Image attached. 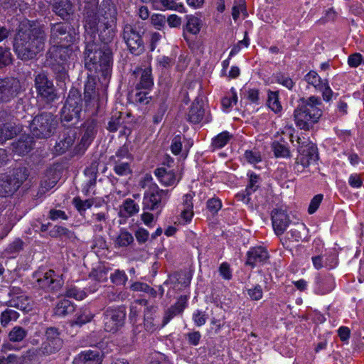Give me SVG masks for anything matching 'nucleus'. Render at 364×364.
I'll use <instances>...</instances> for the list:
<instances>
[{
  "label": "nucleus",
  "mask_w": 364,
  "mask_h": 364,
  "mask_svg": "<svg viewBox=\"0 0 364 364\" xmlns=\"http://www.w3.org/2000/svg\"><path fill=\"white\" fill-rule=\"evenodd\" d=\"M22 91L18 79L6 77L0 79V102H8L16 97Z\"/></svg>",
  "instance_id": "nucleus-13"
},
{
  "label": "nucleus",
  "mask_w": 364,
  "mask_h": 364,
  "mask_svg": "<svg viewBox=\"0 0 364 364\" xmlns=\"http://www.w3.org/2000/svg\"><path fill=\"white\" fill-rule=\"evenodd\" d=\"M37 282L40 287L51 291H58L63 284L62 279L56 277L53 270L46 272L43 277L37 278Z\"/></svg>",
  "instance_id": "nucleus-19"
},
{
  "label": "nucleus",
  "mask_w": 364,
  "mask_h": 364,
  "mask_svg": "<svg viewBox=\"0 0 364 364\" xmlns=\"http://www.w3.org/2000/svg\"><path fill=\"white\" fill-rule=\"evenodd\" d=\"M102 354L98 349L82 351L75 358L77 364H102Z\"/></svg>",
  "instance_id": "nucleus-22"
},
{
  "label": "nucleus",
  "mask_w": 364,
  "mask_h": 364,
  "mask_svg": "<svg viewBox=\"0 0 364 364\" xmlns=\"http://www.w3.org/2000/svg\"><path fill=\"white\" fill-rule=\"evenodd\" d=\"M46 40V34L42 27L23 21L14 38V53L23 61L33 60L44 50Z\"/></svg>",
  "instance_id": "nucleus-1"
},
{
  "label": "nucleus",
  "mask_w": 364,
  "mask_h": 364,
  "mask_svg": "<svg viewBox=\"0 0 364 364\" xmlns=\"http://www.w3.org/2000/svg\"><path fill=\"white\" fill-rule=\"evenodd\" d=\"M73 203L80 213L91 208L93 204L91 200L87 199L82 200L80 198H75Z\"/></svg>",
  "instance_id": "nucleus-53"
},
{
  "label": "nucleus",
  "mask_w": 364,
  "mask_h": 364,
  "mask_svg": "<svg viewBox=\"0 0 364 364\" xmlns=\"http://www.w3.org/2000/svg\"><path fill=\"white\" fill-rule=\"evenodd\" d=\"M305 80L309 84L312 85L317 90L318 89V87H321V85L325 82V80H322L315 71H310L306 74L305 76Z\"/></svg>",
  "instance_id": "nucleus-48"
},
{
  "label": "nucleus",
  "mask_w": 364,
  "mask_h": 364,
  "mask_svg": "<svg viewBox=\"0 0 364 364\" xmlns=\"http://www.w3.org/2000/svg\"><path fill=\"white\" fill-rule=\"evenodd\" d=\"M187 296H181L173 305L168 308L164 312L161 327L166 326L176 316L181 314L187 306Z\"/></svg>",
  "instance_id": "nucleus-20"
},
{
  "label": "nucleus",
  "mask_w": 364,
  "mask_h": 364,
  "mask_svg": "<svg viewBox=\"0 0 364 364\" xmlns=\"http://www.w3.org/2000/svg\"><path fill=\"white\" fill-rule=\"evenodd\" d=\"M102 77L99 75L92 73L88 74L87 79L85 83L84 95L85 102L95 100L98 96L96 88L97 81L100 80Z\"/></svg>",
  "instance_id": "nucleus-24"
},
{
  "label": "nucleus",
  "mask_w": 364,
  "mask_h": 364,
  "mask_svg": "<svg viewBox=\"0 0 364 364\" xmlns=\"http://www.w3.org/2000/svg\"><path fill=\"white\" fill-rule=\"evenodd\" d=\"M34 86L37 95L41 100L51 103L58 99V96L53 82L45 73H40L35 76Z\"/></svg>",
  "instance_id": "nucleus-9"
},
{
  "label": "nucleus",
  "mask_w": 364,
  "mask_h": 364,
  "mask_svg": "<svg viewBox=\"0 0 364 364\" xmlns=\"http://www.w3.org/2000/svg\"><path fill=\"white\" fill-rule=\"evenodd\" d=\"M145 29L141 23L126 24L124 26L122 38L131 53L139 55L145 50L143 36Z\"/></svg>",
  "instance_id": "nucleus-7"
},
{
  "label": "nucleus",
  "mask_w": 364,
  "mask_h": 364,
  "mask_svg": "<svg viewBox=\"0 0 364 364\" xmlns=\"http://www.w3.org/2000/svg\"><path fill=\"white\" fill-rule=\"evenodd\" d=\"M33 144L32 136L28 134H23L17 141L12 143V151L18 156L26 155L32 150Z\"/></svg>",
  "instance_id": "nucleus-25"
},
{
  "label": "nucleus",
  "mask_w": 364,
  "mask_h": 364,
  "mask_svg": "<svg viewBox=\"0 0 364 364\" xmlns=\"http://www.w3.org/2000/svg\"><path fill=\"white\" fill-rule=\"evenodd\" d=\"M75 139L76 131L75 129H64L59 134L54 146L55 153L58 155L65 153L73 145Z\"/></svg>",
  "instance_id": "nucleus-17"
},
{
  "label": "nucleus",
  "mask_w": 364,
  "mask_h": 364,
  "mask_svg": "<svg viewBox=\"0 0 364 364\" xmlns=\"http://www.w3.org/2000/svg\"><path fill=\"white\" fill-rule=\"evenodd\" d=\"M22 131V127L16 123H6L0 125V142L12 139Z\"/></svg>",
  "instance_id": "nucleus-26"
},
{
  "label": "nucleus",
  "mask_w": 364,
  "mask_h": 364,
  "mask_svg": "<svg viewBox=\"0 0 364 364\" xmlns=\"http://www.w3.org/2000/svg\"><path fill=\"white\" fill-rule=\"evenodd\" d=\"M276 80L278 83L282 85L289 90H291L294 85L293 80L290 77L285 76L281 73L277 75Z\"/></svg>",
  "instance_id": "nucleus-62"
},
{
  "label": "nucleus",
  "mask_w": 364,
  "mask_h": 364,
  "mask_svg": "<svg viewBox=\"0 0 364 364\" xmlns=\"http://www.w3.org/2000/svg\"><path fill=\"white\" fill-rule=\"evenodd\" d=\"M85 48L83 52L85 68L90 73L99 75L104 82L111 75L112 51L108 46H100L95 40L86 37Z\"/></svg>",
  "instance_id": "nucleus-2"
},
{
  "label": "nucleus",
  "mask_w": 364,
  "mask_h": 364,
  "mask_svg": "<svg viewBox=\"0 0 364 364\" xmlns=\"http://www.w3.org/2000/svg\"><path fill=\"white\" fill-rule=\"evenodd\" d=\"M134 241V237L127 231L122 230L116 239V244L119 247H127Z\"/></svg>",
  "instance_id": "nucleus-43"
},
{
  "label": "nucleus",
  "mask_w": 364,
  "mask_h": 364,
  "mask_svg": "<svg viewBox=\"0 0 364 364\" xmlns=\"http://www.w3.org/2000/svg\"><path fill=\"white\" fill-rule=\"evenodd\" d=\"M74 306L71 301L67 299L60 301L55 309V314L59 316H66L74 311Z\"/></svg>",
  "instance_id": "nucleus-38"
},
{
  "label": "nucleus",
  "mask_w": 364,
  "mask_h": 364,
  "mask_svg": "<svg viewBox=\"0 0 364 364\" xmlns=\"http://www.w3.org/2000/svg\"><path fill=\"white\" fill-rule=\"evenodd\" d=\"M49 235L52 237L65 236L70 238L73 236V232L66 228L55 225L52 230H50Z\"/></svg>",
  "instance_id": "nucleus-49"
},
{
  "label": "nucleus",
  "mask_w": 364,
  "mask_h": 364,
  "mask_svg": "<svg viewBox=\"0 0 364 364\" xmlns=\"http://www.w3.org/2000/svg\"><path fill=\"white\" fill-rule=\"evenodd\" d=\"M76 33L70 26L65 23H50V41L51 43H72L76 39Z\"/></svg>",
  "instance_id": "nucleus-12"
},
{
  "label": "nucleus",
  "mask_w": 364,
  "mask_h": 364,
  "mask_svg": "<svg viewBox=\"0 0 364 364\" xmlns=\"http://www.w3.org/2000/svg\"><path fill=\"white\" fill-rule=\"evenodd\" d=\"M151 21L153 26L160 30L166 26V20L165 16L156 14L151 16Z\"/></svg>",
  "instance_id": "nucleus-56"
},
{
  "label": "nucleus",
  "mask_w": 364,
  "mask_h": 364,
  "mask_svg": "<svg viewBox=\"0 0 364 364\" xmlns=\"http://www.w3.org/2000/svg\"><path fill=\"white\" fill-rule=\"evenodd\" d=\"M249 184L245 189L246 196H250L259 187V177L255 173H251L250 175Z\"/></svg>",
  "instance_id": "nucleus-47"
},
{
  "label": "nucleus",
  "mask_w": 364,
  "mask_h": 364,
  "mask_svg": "<svg viewBox=\"0 0 364 364\" xmlns=\"http://www.w3.org/2000/svg\"><path fill=\"white\" fill-rule=\"evenodd\" d=\"M322 102L318 97L301 98L294 112V120L301 129L309 130L322 115Z\"/></svg>",
  "instance_id": "nucleus-4"
},
{
  "label": "nucleus",
  "mask_w": 364,
  "mask_h": 364,
  "mask_svg": "<svg viewBox=\"0 0 364 364\" xmlns=\"http://www.w3.org/2000/svg\"><path fill=\"white\" fill-rule=\"evenodd\" d=\"M17 190L15 183L11 179V176L6 174L0 176V197L12 195Z\"/></svg>",
  "instance_id": "nucleus-31"
},
{
  "label": "nucleus",
  "mask_w": 364,
  "mask_h": 364,
  "mask_svg": "<svg viewBox=\"0 0 364 364\" xmlns=\"http://www.w3.org/2000/svg\"><path fill=\"white\" fill-rule=\"evenodd\" d=\"M73 53L70 46H53L46 55L45 66L52 64H67Z\"/></svg>",
  "instance_id": "nucleus-14"
},
{
  "label": "nucleus",
  "mask_w": 364,
  "mask_h": 364,
  "mask_svg": "<svg viewBox=\"0 0 364 364\" xmlns=\"http://www.w3.org/2000/svg\"><path fill=\"white\" fill-rule=\"evenodd\" d=\"M113 165L114 173L119 176H127L132 175V169L131 164L132 161H110Z\"/></svg>",
  "instance_id": "nucleus-35"
},
{
  "label": "nucleus",
  "mask_w": 364,
  "mask_h": 364,
  "mask_svg": "<svg viewBox=\"0 0 364 364\" xmlns=\"http://www.w3.org/2000/svg\"><path fill=\"white\" fill-rule=\"evenodd\" d=\"M6 305L16 308L23 312H28L32 309L31 300L26 295H20L10 299Z\"/></svg>",
  "instance_id": "nucleus-28"
},
{
  "label": "nucleus",
  "mask_w": 364,
  "mask_h": 364,
  "mask_svg": "<svg viewBox=\"0 0 364 364\" xmlns=\"http://www.w3.org/2000/svg\"><path fill=\"white\" fill-rule=\"evenodd\" d=\"M155 175L161 183L165 186H171L176 181V176L173 172L167 171L164 168H159L155 170Z\"/></svg>",
  "instance_id": "nucleus-36"
},
{
  "label": "nucleus",
  "mask_w": 364,
  "mask_h": 364,
  "mask_svg": "<svg viewBox=\"0 0 364 364\" xmlns=\"http://www.w3.org/2000/svg\"><path fill=\"white\" fill-rule=\"evenodd\" d=\"M58 125L56 117L50 112H43L36 115L30 123L32 134L39 139L50 137Z\"/></svg>",
  "instance_id": "nucleus-8"
},
{
  "label": "nucleus",
  "mask_w": 364,
  "mask_h": 364,
  "mask_svg": "<svg viewBox=\"0 0 364 364\" xmlns=\"http://www.w3.org/2000/svg\"><path fill=\"white\" fill-rule=\"evenodd\" d=\"M85 14L84 17L90 14V11H92L94 14L99 13L100 11V9H98V0H85Z\"/></svg>",
  "instance_id": "nucleus-55"
},
{
  "label": "nucleus",
  "mask_w": 364,
  "mask_h": 364,
  "mask_svg": "<svg viewBox=\"0 0 364 364\" xmlns=\"http://www.w3.org/2000/svg\"><path fill=\"white\" fill-rule=\"evenodd\" d=\"M272 149L277 157H287L289 156V150L282 144L274 141L272 144Z\"/></svg>",
  "instance_id": "nucleus-52"
},
{
  "label": "nucleus",
  "mask_w": 364,
  "mask_h": 364,
  "mask_svg": "<svg viewBox=\"0 0 364 364\" xmlns=\"http://www.w3.org/2000/svg\"><path fill=\"white\" fill-rule=\"evenodd\" d=\"M267 105L274 112L281 110L282 106L278 100V95L276 92H270L268 95Z\"/></svg>",
  "instance_id": "nucleus-51"
},
{
  "label": "nucleus",
  "mask_w": 364,
  "mask_h": 364,
  "mask_svg": "<svg viewBox=\"0 0 364 364\" xmlns=\"http://www.w3.org/2000/svg\"><path fill=\"white\" fill-rule=\"evenodd\" d=\"M272 221L274 231L278 236L284 232L291 222L286 211L279 209L272 210Z\"/></svg>",
  "instance_id": "nucleus-18"
},
{
  "label": "nucleus",
  "mask_w": 364,
  "mask_h": 364,
  "mask_svg": "<svg viewBox=\"0 0 364 364\" xmlns=\"http://www.w3.org/2000/svg\"><path fill=\"white\" fill-rule=\"evenodd\" d=\"M133 161V156L129 152L128 146L124 144L121 146L114 155L110 157V161Z\"/></svg>",
  "instance_id": "nucleus-39"
},
{
  "label": "nucleus",
  "mask_w": 364,
  "mask_h": 364,
  "mask_svg": "<svg viewBox=\"0 0 364 364\" xmlns=\"http://www.w3.org/2000/svg\"><path fill=\"white\" fill-rule=\"evenodd\" d=\"M93 317L94 315L91 313V311L89 309H80L76 314L75 318L70 321V323L71 326H77L79 327H81L84 324L90 322Z\"/></svg>",
  "instance_id": "nucleus-34"
},
{
  "label": "nucleus",
  "mask_w": 364,
  "mask_h": 364,
  "mask_svg": "<svg viewBox=\"0 0 364 364\" xmlns=\"http://www.w3.org/2000/svg\"><path fill=\"white\" fill-rule=\"evenodd\" d=\"M132 75L135 77H139V82L136 85V90H149L154 85L151 68L142 69L137 68L133 71Z\"/></svg>",
  "instance_id": "nucleus-23"
},
{
  "label": "nucleus",
  "mask_w": 364,
  "mask_h": 364,
  "mask_svg": "<svg viewBox=\"0 0 364 364\" xmlns=\"http://www.w3.org/2000/svg\"><path fill=\"white\" fill-rule=\"evenodd\" d=\"M46 340L38 349H31L22 356L23 359H33L36 353L43 355H50L58 353L63 346V341L60 337V332L55 327H49L46 329Z\"/></svg>",
  "instance_id": "nucleus-6"
},
{
  "label": "nucleus",
  "mask_w": 364,
  "mask_h": 364,
  "mask_svg": "<svg viewBox=\"0 0 364 364\" xmlns=\"http://www.w3.org/2000/svg\"><path fill=\"white\" fill-rule=\"evenodd\" d=\"M82 99L80 92L73 87L70 90L65 102L60 111L61 122L68 127L77 124L81 117Z\"/></svg>",
  "instance_id": "nucleus-5"
},
{
  "label": "nucleus",
  "mask_w": 364,
  "mask_h": 364,
  "mask_svg": "<svg viewBox=\"0 0 364 364\" xmlns=\"http://www.w3.org/2000/svg\"><path fill=\"white\" fill-rule=\"evenodd\" d=\"M28 331L21 326H14L9 333L10 341L17 343L22 341L27 336Z\"/></svg>",
  "instance_id": "nucleus-40"
},
{
  "label": "nucleus",
  "mask_w": 364,
  "mask_h": 364,
  "mask_svg": "<svg viewBox=\"0 0 364 364\" xmlns=\"http://www.w3.org/2000/svg\"><path fill=\"white\" fill-rule=\"evenodd\" d=\"M72 7L70 0H53V11L63 19L70 15Z\"/></svg>",
  "instance_id": "nucleus-32"
},
{
  "label": "nucleus",
  "mask_w": 364,
  "mask_h": 364,
  "mask_svg": "<svg viewBox=\"0 0 364 364\" xmlns=\"http://www.w3.org/2000/svg\"><path fill=\"white\" fill-rule=\"evenodd\" d=\"M122 208L127 213L126 216H132L137 213L139 210V205L130 198H127L124 200Z\"/></svg>",
  "instance_id": "nucleus-44"
},
{
  "label": "nucleus",
  "mask_w": 364,
  "mask_h": 364,
  "mask_svg": "<svg viewBox=\"0 0 364 364\" xmlns=\"http://www.w3.org/2000/svg\"><path fill=\"white\" fill-rule=\"evenodd\" d=\"M186 19L185 30L193 35L198 33L200 30V19L193 16H186Z\"/></svg>",
  "instance_id": "nucleus-41"
},
{
  "label": "nucleus",
  "mask_w": 364,
  "mask_h": 364,
  "mask_svg": "<svg viewBox=\"0 0 364 364\" xmlns=\"http://www.w3.org/2000/svg\"><path fill=\"white\" fill-rule=\"evenodd\" d=\"M11 179L15 183V186L18 189V188L22 185V183L28 178L29 176L28 170L26 167H18L14 168L11 175Z\"/></svg>",
  "instance_id": "nucleus-37"
},
{
  "label": "nucleus",
  "mask_w": 364,
  "mask_h": 364,
  "mask_svg": "<svg viewBox=\"0 0 364 364\" xmlns=\"http://www.w3.org/2000/svg\"><path fill=\"white\" fill-rule=\"evenodd\" d=\"M168 190H162L157 185L151 184L144 196V209L160 210L163 207V203L168 198Z\"/></svg>",
  "instance_id": "nucleus-11"
},
{
  "label": "nucleus",
  "mask_w": 364,
  "mask_h": 364,
  "mask_svg": "<svg viewBox=\"0 0 364 364\" xmlns=\"http://www.w3.org/2000/svg\"><path fill=\"white\" fill-rule=\"evenodd\" d=\"M299 156L296 158V168L299 171V165L302 168L309 166L312 162H315L318 159L317 147L311 142L306 145H301L299 148Z\"/></svg>",
  "instance_id": "nucleus-15"
},
{
  "label": "nucleus",
  "mask_w": 364,
  "mask_h": 364,
  "mask_svg": "<svg viewBox=\"0 0 364 364\" xmlns=\"http://www.w3.org/2000/svg\"><path fill=\"white\" fill-rule=\"evenodd\" d=\"M158 310L157 306H147L144 314V325L147 331L153 332L157 328L155 323L156 314Z\"/></svg>",
  "instance_id": "nucleus-29"
},
{
  "label": "nucleus",
  "mask_w": 364,
  "mask_h": 364,
  "mask_svg": "<svg viewBox=\"0 0 364 364\" xmlns=\"http://www.w3.org/2000/svg\"><path fill=\"white\" fill-rule=\"evenodd\" d=\"M231 136L228 132H223L213 139L212 146L220 149L227 144Z\"/></svg>",
  "instance_id": "nucleus-42"
},
{
  "label": "nucleus",
  "mask_w": 364,
  "mask_h": 364,
  "mask_svg": "<svg viewBox=\"0 0 364 364\" xmlns=\"http://www.w3.org/2000/svg\"><path fill=\"white\" fill-rule=\"evenodd\" d=\"M247 294L251 299L258 301L262 298L263 291L261 286L257 284L253 288L247 289Z\"/></svg>",
  "instance_id": "nucleus-58"
},
{
  "label": "nucleus",
  "mask_w": 364,
  "mask_h": 364,
  "mask_svg": "<svg viewBox=\"0 0 364 364\" xmlns=\"http://www.w3.org/2000/svg\"><path fill=\"white\" fill-rule=\"evenodd\" d=\"M322 199L323 196L321 194L316 195L312 198L308 209L309 213L313 214L316 211L322 201Z\"/></svg>",
  "instance_id": "nucleus-63"
},
{
  "label": "nucleus",
  "mask_w": 364,
  "mask_h": 364,
  "mask_svg": "<svg viewBox=\"0 0 364 364\" xmlns=\"http://www.w3.org/2000/svg\"><path fill=\"white\" fill-rule=\"evenodd\" d=\"M23 242L20 239H16L13 242L9 244L6 251L9 254L17 253L23 249Z\"/></svg>",
  "instance_id": "nucleus-61"
},
{
  "label": "nucleus",
  "mask_w": 364,
  "mask_h": 364,
  "mask_svg": "<svg viewBox=\"0 0 364 364\" xmlns=\"http://www.w3.org/2000/svg\"><path fill=\"white\" fill-rule=\"evenodd\" d=\"M46 67L50 68L54 73L55 80L58 82L65 83L69 80L68 65L67 64H50Z\"/></svg>",
  "instance_id": "nucleus-33"
},
{
  "label": "nucleus",
  "mask_w": 364,
  "mask_h": 364,
  "mask_svg": "<svg viewBox=\"0 0 364 364\" xmlns=\"http://www.w3.org/2000/svg\"><path fill=\"white\" fill-rule=\"evenodd\" d=\"M121 124L122 119L120 116L114 115L110 118L107 129L111 132H115L118 130Z\"/></svg>",
  "instance_id": "nucleus-57"
},
{
  "label": "nucleus",
  "mask_w": 364,
  "mask_h": 364,
  "mask_svg": "<svg viewBox=\"0 0 364 364\" xmlns=\"http://www.w3.org/2000/svg\"><path fill=\"white\" fill-rule=\"evenodd\" d=\"M247 257L246 264L254 267L267 262L269 259V254L265 248L256 247L247 252Z\"/></svg>",
  "instance_id": "nucleus-21"
},
{
  "label": "nucleus",
  "mask_w": 364,
  "mask_h": 364,
  "mask_svg": "<svg viewBox=\"0 0 364 364\" xmlns=\"http://www.w3.org/2000/svg\"><path fill=\"white\" fill-rule=\"evenodd\" d=\"M318 90L322 92L323 99L325 101L328 102L331 100L333 91L329 87L327 80H325V82L321 85V87H318Z\"/></svg>",
  "instance_id": "nucleus-59"
},
{
  "label": "nucleus",
  "mask_w": 364,
  "mask_h": 364,
  "mask_svg": "<svg viewBox=\"0 0 364 364\" xmlns=\"http://www.w3.org/2000/svg\"><path fill=\"white\" fill-rule=\"evenodd\" d=\"M65 296L69 298H74L76 300H82L86 296V293L75 287H70L66 289Z\"/></svg>",
  "instance_id": "nucleus-50"
},
{
  "label": "nucleus",
  "mask_w": 364,
  "mask_h": 364,
  "mask_svg": "<svg viewBox=\"0 0 364 364\" xmlns=\"http://www.w3.org/2000/svg\"><path fill=\"white\" fill-rule=\"evenodd\" d=\"M204 109L203 108L202 101L196 98L192 103L188 113V120L194 124L202 121L204 116Z\"/></svg>",
  "instance_id": "nucleus-27"
},
{
  "label": "nucleus",
  "mask_w": 364,
  "mask_h": 364,
  "mask_svg": "<svg viewBox=\"0 0 364 364\" xmlns=\"http://www.w3.org/2000/svg\"><path fill=\"white\" fill-rule=\"evenodd\" d=\"M126 308L124 306L109 307L103 313L105 330L107 332L116 333L124 324Z\"/></svg>",
  "instance_id": "nucleus-10"
},
{
  "label": "nucleus",
  "mask_w": 364,
  "mask_h": 364,
  "mask_svg": "<svg viewBox=\"0 0 364 364\" xmlns=\"http://www.w3.org/2000/svg\"><path fill=\"white\" fill-rule=\"evenodd\" d=\"M335 282L330 275L318 276L316 277V291L320 294H326L333 289Z\"/></svg>",
  "instance_id": "nucleus-30"
},
{
  "label": "nucleus",
  "mask_w": 364,
  "mask_h": 364,
  "mask_svg": "<svg viewBox=\"0 0 364 364\" xmlns=\"http://www.w3.org/2000/svg\"><path fill=\"white\" fill-rule=\"evenodd\" d=\"M221 201L218 198H211L207 201V208L212 214H215L221 208Z\"/></svg>",
  "instance_id": "nucleus-60"
},
{
  "label": "nucleus",
  "mask_w": 364,
  "mask_h": 364,
  "mask_svg": "<svg viewBox=\"0 0 364 364\" xmlns=\"http://www.w3.org/2000/svg\"><path fill=\"white\" fill-rule=\"evenodd\" d=\"M182 149L181 136L180 135L176 136L171 145V149L173 154L178 155Z\"/></svg>",
  "instance_id": "nucleus-64"
},
{
  "label": "nucleus",
  "mask_w": 364,
  "mask_h": 364,
  "mask_svg": "<svg viewBox=\"0 0 364 364\" xmlns=\"http://www.w3.org/2000/svg\"><path fill=\"white\" fill-rule=\"evenodd\" d=\"M100 122L96 114H92L90 118L85 120L82 124V136L81 143L83 146H89L99 130Z\"/></svg>",
  "instance_id": "nucleus-16"
},
{
  "label": "nucleus",
  "mask_w": 364,
  "mask_h": 364,
  "mask_svg": "<svg viewBox=\"0 0 364 364\" xmlns=\"http://www.w3.org/2000/svg\"><path fill=\"white\" fill-rule=\"evenodd\" d=\"M111 281L117 285H123L127 280V277L124 271L117 269L110 276Z\"/></svg>",
  "instance_id": "nucleus-54"
},
{
  "label": "nucleus",
  "mask_w": 364,
  "mask_h": 364,
  "mask_svg": "<svg viewBox=\"0 0 364 364\" xmlns=\"http://www.w3.org/2000/svg\"><path fill=\"white\" fill-rule=\"evenodd\" d=\"M12 63V55L10 49L0 47V69L8 66Z\"/></svg>",
  "instance_id": "nucleus-46"
},
{
  "label": "nucleus",
  "mask_w": 364,
  "mask_h": 364,
  "mask_svg": "<svg viewBox=\"0 0 364 364\" xmlns=\"http://www.w3.org/2000/svg\"><path fill=\"white\" fill-rule=\"evenodd\" d=\"M84 21L85 32L90 36L88 40H95L97 33H99V38L103 46H107L113 41L115 36V17L109 9L108 12L104 9L97 14L90 11L84 17Z\"/></svg>",
  "instance_id": "nucleus-3"
},
{
  "label": "nucleus",
  "mask_w": 364,
  "mask_h": 364,
  "mask_svg": "<svg viewBox=\"0 0 364 364\" xmlns=\"http://www.w3.org/2000/svg\"><path fill=\"white\" fill-rule=\"evenodd\" d=\"M18 314L12 309H7L3 311L0 316L1 323L3 326H6L10 321H16L18 318Z\"/></svg>",
  "instance_id": "nucleus-45"
}]
</instances>
